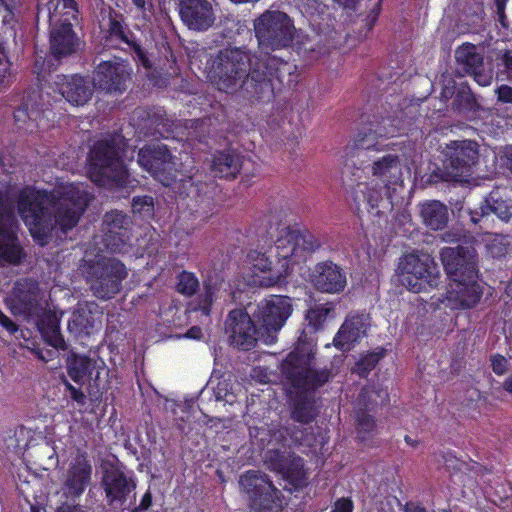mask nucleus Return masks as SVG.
<instances>
[{"label": "nucleus", "mask_w": 512, "mask_h": 512, "mask_svg": "<svg viewBox=\"0 0 512 512\" xmlns=\"http://www.w3.org/2000/svg\"><path fill=\"white\" fill-rule=\"evenodd\" d=\"M440 258L451 282L442 301L451 309H467L476 306L483 296L478 282L477 253L473 246L444 247Z\"/></svg>", "instance_id": "nucleus-5"}, {"label": "nucleus", "mask_w": 512, "mask_h": 512, "mask_svg": "<svg viewBox=\"0 0 512 512\" xmlns=\"http://www.w3.org/2000/svg\"><path fill=\"white\" fill-rule=\"evenodd\" d=\"M294 454L278 448L268 449L265 453V463L274 472L280 473L285 469L287 463Z\"/></svg>", "instance_id": "nucleus-44"}, {"label": "nucleus", "mask_w": 512, "mask_h": 512, "mask_svg": "<svg viewBox=\"0 0 512 512\" xmlns=\"http://www.w3.org/2000/svg\"><path fill=\"white\" fill-rule=\"evenodd\" d=\"M97 360L73 351L66 358V370L76 384H85L96 369Z\"/></svg>", "instance_id": "nucleus-32"}, {"label": "nucleus", "mask_w": 512, "mask_h": 512, "mask_svg": "<svg viewBox=\"0 0 512 512\" xmlns=\"http://www.w3.org/2000/svg\"><path fill=\"white\" fill-rule=\"evenodd\" d=\"M244 156L237 149L228 147L211 154L210 171L214 178L235 179L243 166Z\"/></svg>", "instance_id": "nucleus-29"}, {"label": "nucleus", "mask_w": 512, "mask_h": 512, "mask_svg": "<svg viewBox=\"0 0 512 512\" xmlns=\"http://www.w3.org/2000/svg\"><path fill=\"white\" fill-rule=\"evenodd\" d=\"M0 327L6 330L10 334H15L19 330V326L11 320L6 314L0 309Z\"/></svg>", "instance_id": "nucleus-57"}, {"label": "nucleus", "mask_w": 512, "mask_h": 512, "mask_svg": "<svg viewBox=\"0 0 512 512\" xmlns=\"http://www.w3.org/2000/svg\"><path fill=\"white\" fill-rule=\"evenodd\" d=\"M179 15L182 22L194 31H206L215 21L211 3L208 0H179Z\"/></svg>", "instance_id": "nucleus-27"}, {"label": "nucleus", "mask_w": 512, "mask_h": 512, "mask_svg": "<svg viewBox=\"0 0 512 512\" xmlns=\"http://www.w3.org/2000/svg\"><path fill=\"white\" fill-rule=\"evenodd\" d=\"M90 200L82 183H61L51 190L25 186L18 192L16 208L33 240L45 246L55 226L67 233L78 224Z\"/></svg>", "instance_id": "nucleus-3"}, {"label": "nucleus", "mask_w": 512, "mask_h": 512, "mask_svg": "<svg viewBox=\"0 0 512 512\" xmlns=\"http://www.w3.org/2000/svg\"><path fill=\"white\" fill-rule=\"evenodd\" d=\"M297 231L299 236V256L301 262L306 259L307 255L320 250L323 246V242L308 229H297Z\"/></svg>", "instance_id": "nucleus-42"}, {"label": "nucleus", "mask_w": 512, "mask_h": 512, "mask_svg": "<svg viewBox=\"0 0 512 512\" xmlns=\"http://www.w3.org/2000/svg\"><path fill=\"white\" fill-rule=\"evenodd\" d=\"M419 214L425 226L433 231L442 230L448 222V209L438 200L420 203Z\"/></svg>", "instance_id": "nucleus-33"}, {"label": "nucleus", "mask_w": 512, "mask_h": 512, "mask_svg": "<svg viewBox=\"0 0 512 512\" xmlns=\"http://www.w3.org/2000/svg\"><path fill=\"white\" fill-rule=\"evenodd\" d=\"M354 504L350 498H339L335 501L332 512H353Z\"/></svg>", "instance_id": "nucleus-56"}, {"label": "nucleus", "mask_w": 512, "mask_h": 512, "mask_svg": "<svg viewBox=\"0 0 512 512\" xmlns=\"http://www.w3.org/2000/svg\"><path fill=\"white\" fill-rule=\"evenodd\" d=\"M441 181H454V179L452 178H449L446 173H445V168L443 167L442 170L440 169H437L435 171H433L428 179H427V183L429 184H438L439 182Z\"/></svg>", "instance_id": "nucleus-60"}, {"label": "nucleus", "mask_w": 512, "mask_h": 512, "mask_svg": "<svg viewBox=\"0 0 512 512\" xmlns=\"http://www.w3.org/2000/svg\"><path fill=\"white\" fill-rule=\"evenodd\" d=\"M54 83L63 98L75 106L85 105L93 95V83L79 74L57 75Z\"/></svg>", "instance_id": "nucleus-28"}, {"label": "nucleus", "mask_w": 512, "mask_h": 512, "mask_svg": "<svg viewBox=\"0 0 512 512\" xmlns=\"http://www.w3.org/2000/svg\"><path fill=\"white\" fill-rule=\"evenodd\" d=\"M506 2L507 0H494L498 21L505 28L508 27L507 17L505 15Z\"/></svg>", "instance_id": "nucleus-59"}, {"label": "nucleus", "mask_w": 512, "mask_h": 512, "mask_svg": "<svg viewBox=\"0 0 512 512\" xmlns=\"http://www.w3.org/2000/svg\"><path fill=\"white\" fill-rule=\"evenodd\" d=\"M87 283L99 299H111L122 289V282L128 276L123 262L116 258L102 257L91 261L87 267Z\"/></svg>", "instance_id": "nucleus-11"}, {"label": "nucleus", "mask_w": 512, "mask_h": 512, "mask_svg": "<svg viewBox=\"0 0 512 512\" xmlns=\"http://www.w3.org/2000/svg\"><path fill=\"white\" fill-rule=\"evenodd\" d=\"M152 506V493L150 490H147L144 495L142 496V499L139 503V505L135 506L131 512H145Z\"/></svg>", "instance_id": "nucleus-58"}, {"label": "nucleus", "mask_w": 512, "mask_h": 512, "mask_svg": "<svg viewBox=\"0 0 512 512\" xmlns=\"http://www.w3.org/2000/svg\"><path fill=\"white\" fill-rule=\"evenodd\" d=\"M199 288L200 282L195 273L182 270L176 276L175 290L179 294L185 297H192L199 291Z\"/></svg>", "instance_id": "nucleus-41"}, {"label": "nucleus", "mask_w": 512, "mask_h": 512, "mask_svg": "<svg viewBox=\"0 0 512 512\" xmlns=\"http://www.w3.org/2000/svg\"><path fill=\"white\" fill-rule=\"evenodd\" d=\"M132 69L127 61H101L94 70L93 86L109 94H122L131 80Z\"/></svg>", "instance_id": "nucleus-19"}, {"label": "nucleus", "mask_w": 512, "mask_h": 512, "mask_svg": "<svg viewBox=\"0 0 512 512\" xmlns=\"http://www.w3.org/2000/svg\"><path fill=\"white\" fill-rule=\"evenodd\" d=\"M382 9V0H378L372 7L370 13L364 19L367 32L371 31L376 24Z\"/></svg>", "instance_id": "nucleus-52"}, {"label": "nucleus", "mask_w": 512, "mask_h": 512, "mask_svg": "<svg viewBox=\"0 0 512 512\" xmlns=\"http://www.w3.org/2000/svg\"><path fill=\"white\" fill-rule=\"evenodd\" d=\"M102 40L107 48L123 49V44L127 45L134 53L135 60L146 69L152 68L146 51L136 40L135 34L129 29L125 23L121 13L110 10L107 22L102 26Z\"/></svg>", "instance_id": "nucleus-15"}, {"label": "nucleus", "mask_w": 512, "mask_h": 512, "mask_svg": "<svg viewBox=\"0 0 512 512\" xmlns=\"http://www.w3.org/2000/svg\"><path fill=\"white\" fill-rule=\"evenodd\" d=\"M135 113L139 118L147 120L145 127H154L155 132H158L159 126H165L166 114L163 110L139 109Z\"/></svg>", "instance_id": "nucleus-46"}, {"label": "nucleus", "mask_w": 512, "mask_h": 512, "mask_svg": "<svg viewBox=\"0 0 512 512\" xmlns=\"http://www.w3.org/2000/svg\"><path fill=\"white\" fill-rule=\"evenodd\" d=\"M502 164L512 174V145L505 148Z\"/></svg>", "instance_id": "nucleus-61"}, {"label": "nucleus", "mask_w": 512, "mask_h": 512, "mask_svg": "<svg viewBox=\"0 0 512 512\" xmlns=\"http://www.w3.org/2000/svg\"><path fill=\"white\" fill-rule=\"evenodd\" d=\"M247 262L250 265L251 274L249 283L258 287H273L281 282L282 273L272 267V261L268 251L251 250L247 255Z\"/></svg>", "instance_id": "nucleus-25"}, {"label": "nucleus", "mask_w": 512, "mask_h": 512, "mask_svg": "<svg viewBox=\"0 0 512 512\" xmlns=\"http://www.w3.org/2000/svg\"><path fill=\"white\" fill-rule=\"evenodd\" d=\"M310 276L313 286L322 293L339 294L347 285L346 273L330 260L317 263Z\"/></svg>", "instance_id": "nucleus-26"}, {"label": "nucleus", "mask_w": 512, "mask_h": 512, "mask_svg": "<svg viewBox=\"0 0 512 512\" xmlns=\"http://www.w3.org/2000/svg\"><path fill=\"white\" fill-rule=\"evenodd\" d=\"M297 66L267 52L251 55L244 47L218 51L212 59L209 77L217 89L226 93L245 87L251 98L269 101L279 86L297 83Z\"/></svg>", "instance_id": "nucleus-2"}, {"label": "nucleus", "mask_w": 512, "mask_h": 512, "mask_svg": "<svg viewBox=\"0 0 512 512\" xmlns=\"http://www.w3.org/2000/svg\"><path fill=\"white\" fill-rule=\"evenodd\" d=\"M92 465L86 455H78L71 463L64 488L71 498L80 497L91 482Z\"/></svg>", "instance_id": "nucleus-30"}, {"label": "nucleus", "mask_w": 512, "mask_h": 512, "mask_svg": "<svg viewBox=\"0 0 512 512\" xmlns=\"http://www.w3.org/2000/svg\"><path fill=\"white\" fill-rule=\"evenodd\" d=\"M318 415L315 400L308 393H298L293 400L291 418L301 425L312 423Z\"/></svg>", "instance_id": "nucleus-35"}, {"label": "nucleus", "mask_w": 512, "mask_h": 512, "mask_svg": "<svg viewBox=\"0 0 512 512\" xmlns=\"http://www.w3.org/2000/svg\"><path fill=\"white\" fill-rule=\"evenodd\" d=\"M403 286L413 293H420L438 285L440 273L437 264L428 254L409 253L399 264Z\"/></svg>", "instance_id": "nucleus-13"}, {"label": "nucleus", "mask_w": 512, "mask_h": 512, "mask_svg": "<svg viewBox=\"0 0 512 512\" xmlns=\"http://www.w3.org/2000/svg\"><path fill=\"white\" fill-rule=\"evenodd\" d=\"M192 184L195 186L197 197L201 199V202L207 200V202L210 203V201H213L217 193L220 191L218 184L210 177H208V180L205 182L193 180Z\"/></svg>", "instance_id": "nucleus-45"}, {"label": "nucleus", "mask_w": 512, "mask_h": 512, "mask_svg": "<svg viewBox=\"0 0 512 512\" xmlns=\"http://www.w3.org/2000/svg\"><path fill=\"white\" fill-rule=\"evenodd\" d=\"M262 223H265L266 227V231L262 235V239L265 246L269 248V251L271 252L274 249L275 256L278 259L289 261L291 264H299L300 249L297 229L290 226L284 227L279 231L277 239L274 240L271 232L273 230L272 221L265 217V219L262 220Z\"/></svg>", "instance_id": "nucleus-21"}, {"label": "nucleus", "mask_w": 512, "mask_h": 512, "mask_svg": "<svg viewBox=\"0 0 512 512\" xmlns=\"http://www.w3.org/2000/svg\"><path fill=\"white\" fill-rule=\"evenodd\" d=\"M313 358L312 343L307 340L306 331L302 330L295 348L283 359L280 366L285 378L294 388L302 390L301 393L315 391L333 377L331 369L311 368Z\"/></svg>", "instance_id": "nucleus-7"}, {"label": "nucleus", "mask_w": 512, "mask_h": 512, "mask_svg": "<svg viewBox=\"0 0 512 512\" xmlns=\"http://www.w3.org/2000/svg\"><path fill=\"white\" fill-rule=\"evenodd\" d=\"M66 391L69 393V397L75 401L78 405L84 406L86 404V396L81 388H76L69 382L65 383Z\"/></svg>", "instance_id": "nucleus-54"}, {"label": "nucleus", "mask_w": 512, "mask_h": 512, "mask_svg": "<svg viewBox=\"0 0 512 512\" xmlns=\"http://www.w3.org/2000/svg\"><path fill=\"white\" fill-rule=\"evenodd\" d=\"M138 164L164 186H170L176 180L174 156L164 144L143 146L138 152Z\"/></svg>", "instance_id": "nucleus-16"}, {"label": "nucleus", "mask_w": 512, "mask_h": 512, "mask_svg": "<svg viewBox=\"0 0 512 512\" xmlns=\"http://www.w3.org/2000/svg\"><path fill=\"white\" fill-rule=\"evenodd\" d=\"M11 76L10 61L0 56V91L11 83Z\"/></svg>", "instance_id": "nucleus-50"}, {"label": "nucleus", "mask_w": 512, "mask_h": 512, "mask_svg": "<svg viewBox=\"0 0 512 512\" xmlns=\"http://www.w3.org/2000/svg\"><path fill=\"white\" fill-rule=\"evenodd\" d=\"M498 66L501 67V73L506 75V78L512 80V51L506 50L501 57L498 58Z\"/></svg>", "instance_id": "nucleus-51"}, {"label": "nucleus", "mask_w": 512, "mask_h": 512, "mask_svg": "<svg viewBox=\"0 0 512 512\" xmlns=\"http://www.w3.org/2000/svg\"><path fill=\"white\" fill-rule=\"evenodd\" d=\"M94 327L91 311L81 308L73 312L68 321V330L75 337L88 336Z\"/></svg>", "instance_id": "nucleus-39"}, {"label": "nucleus", "mask_w": 512, "mask_h": 512, "mask_svg": "<svg viewBox=\"0 0 512 512\" xmlns=\"http://www.w3.org/2000/svg\"><path fill=\"white\" fill-rule=\"evenodd\" d=\"M18 224L12 212L10 188L0 189V264L18 265L25 257L17 235Z\"/></svg>", "instance_id": "nucleus-14"}, {"label": "nucleus", "mask_w": 512, "mask_h": 512, "mask_svg": "<svg viewBox=\"0 0 512 512\" xmlns=\"http://www.w3.org/2000/svg\"><path fill=\"white\" fill-rule=\"evenodd\" d=\"M367 313H349L333 338V345L342 352L351 351L364 337L367 336L371 325Z\"/></svg>", "instance_id": "nucleus-23"}, {"label": "nucleus", "mask_w": 512, "mask_h": 512, "mask_svg": "<svg viewBox=\"0 0 512 512\" xmlns=\"http://www.w3.org/2000/svg\"><path fill=\"white\" fill-rule=\"evenodd\" d=\"M335 305L332 302L323 304H315L310 307L305 314V320L308 323V328L312 332H317L323 328V324L328 318L334 317Z\"/></svg>", "instance_id": "nucleus-37"}, {"label": "nucleus", "mask_w": 512, "mask_h": 512, "mask_svg": "<svg viewBox=\"0 0 512 512\" xmlns=\"http://www.w3.org/2000/svg\"><path fill=\"white\" fill-rule=\"evenodd\" d=\"M41 299L39 283L32 278H20L14 282L5 304L14 316L31 319L42 313Z\"/></svg>", "instance_id": "nucleus-17"}, {"label": "nucleus", "mask_w": 512, "mask_h": 512, "mask_svg": "<svg viewBox=\"0 0 512 512\" xmlns=\"http://www.w3.org/2000/svg\"><path fill=\"white\" fill-rule=\"evenodd\" d=\"M292 312V299L283 295H269L262 299L252 316L245 310L234 309L226 321L231 342L241 350H250L259 340L273 343Z\"/></svg>", "instance_id": "nucleus-4"}, {"label": "nucleus", "mask_w": 512, "mask_h": 512, "mask_svg": "<svg viewBox=\"0 0 512 512\" xmlns=\"http://www.w3.org/2000/svg\"><path fill=\"white\" fill-rule=\"evenodd\" d=\"M37 327L44 341L58 350H67L68 345L60 331L59 320L54 313H44L37 321Z\"/></svg>", "instance_id": "nucleus-34"}, {"label": "nucleus", "mask_w": 512, "mask_h": 512, "mask_svg": "<svg viewBox=\"0 0 512 512\" xmlns=\"http://www.w3.org/2000/svg\"><path fill=\"white\" fill-rule=\"evenodd\" d=\"M441 97L445 100L452 99V111L469 119L476 118L483 110L479 97L466 81L457 83L450 79L444 84Z\"/></svg>", "instance_id": "nucleus-20"}, {"label": "nucleus", "mask_w": 512, "mask_h": 512, "mask_svg": "<svg viewBox=\"0 0 512 512\" xmlns=\"http://www.w3.org/2000/svg\"><path fill=\"white\" fill-rule=\"evenodd\" d=\"M132 3L135 8L142 13H145L153 7L150 0H132Z\"/></svg>", "instance_id": "nucleus-63"}, {"label": "nucleus", "mask_w": 512, "mask_h": 512, "mask_svg": "<svg viewBox=\"0 0 512 512\" xmlns=\"http://www.w3.org/2000/svg\"><path fill=\"white\" fill-rule=\"evenodd\" d=\"M203 336L202 329L198 326H192L185 334V337L189 339L199 340Z\"/></svg>", "instance_id": "nucleus-64"}, {"label": "nucleus", "mask_w": 512, "mask_h": 512, "mask_svg": "<svg viewBox=\"0 0 512 512\" xmlns=\"http://www.w3.org/2000/svg\"><path fill=\"white\" fill-rule=\"evenodd\" d=\"M132 211L144 218H149L154 214V199L152 196H136L132 200Z\"/></svg>", "instance_id": "nucleus-47"}, {"label": "nucleus", "mask_w": 512, "mask_h": 512, "mask_svg": "<svg viewBox=\"0 0 512 512\" xmlns=\"http://www.w3.org/2000/svg\"><path fill=\"white\" fill-rule=\"evenodd\" d=\"M125 142L117 133L95 140L86 157V174L95 185L109 189L126 188L129 172L124 163Z\"/></svg>", "instance_id": "nucleus-6"}, {"label": "nucleus", "mask_w": 512, "mask_h": 512, "mask_svg": "<svg viewBox=\"0 0 512 512\" xmlns=\"http://www.w3.org/2000/svg\"><path fill=\"white\" fill-rule=\"evenodd\" d=\"M295 26L290 16L277 10H266L254 20L259 52L275 51L292 45Z\"/></svg>", "instance_id": "nucleus-9"}, {"label": "nucleus", "mask_w": 512, "mask_h": 512, "mask_svg": "<svg viewBox=\"0 0 512 512\" xmlns=\"http://www.w3.org/2000/svg\"><path fill=\"white\" fill-rule=\"evenodd\" d=\"M497 100L504 104H512V87L506 84L496 88Z\"/></svg>", "instance_id": "nucleus-55"}, {"label": "nucleus", "mask_w": 512, "mask_h": 512, "mask_svg": "<svg viewBox=\"0 0 512 512\" xmlns=\"http://www.w3.org/2000/svg\"><path fill=\"white\" fill-rule=\"evenodd\" d=\"M61 6L59 19L53 21L50 18L49 26V51L57 61L77 54L85 46L75 30L79 25L77 0H61Z\"/></svg>", "instance_id": "nucleus-8"}, {"label": "nucleus", "mask_w": 512, "mask_h": 512, "mask_svg": "<svg viewBox=\"0 0 512 512\" xmlns=\"http://www.w3.org/2000/svg\"><path fill=\"white\" fill-rule=\"evenodd\" d=\"M239 485L254 512H282L284 495L267 474L248 470L240 476Z\"/></svg>", "instance_id": "nucleus-10"}, {"label": "nucleus", "mask_w": 512, "mask_h": 512, "mask_svg": "<svg viewBox=\"0 0 512 512\" xmlns=\"http://www.w3.org/2000/svg\"><path fill=\"white\" fill-rule=\"evenodd\" d=\"M404 122L397 116L378 117L374 120L362 121L352 142L344 149L342 156L341 181L351 197L355 211L359 217L364 213L373 217H381L393 210V201L389 184H396L401 175L400 162L397 155L388 154L374 161L372 174L381 178L384 183L363 182L365 169L369 166L368 151L379 150L378 139L400 136L404 133Z\"/></svg>", "instance_id": "nucleus-1"}, {"label": "nucleus", "mask_w": 512, "mask_h": 512, "mask_svg": "<svg viewBox=\"0 0 512 512\" xmlns=\"http://www.w3.org/2000/svg\"><path fill=\"white\" fill-rule=\"evenodd\" d=\"M458 69L463 75L473 77L480 86L486 87L492 83V73L485 70L484 57L477 51L476 45L464 43L455 50Z\"/></svg>", "instance_id": "nucleus-24"}, {"label": "nucleus", "mask_w": 512, "mask_h": 512, "mask_svg": "<svg viewBox=\"0 0 512 512\" xmlns=\"http://www.w3.org/2000/svg\"><path fill=\"white\" fill-rule=\"evenodd\" d=\"M271 441L284 448L300 445L313 447L317 444V437L309 428L292 424L275 430L271 435Z\"/></svg>", "instance_id": "nucleus-31"}, {"label": "nucleus", "mask_w": 512, "mask_h": 512, "mask_svg": "<svg viewBox=\"0 0 512 512\" xmlns=\"http://www.w3.org/2000/svg\"><path fill=\"white\" fill-rule=\"evenodd\" d=\"M486 209L497 215L502 220L512 217V203L507 196V189L496 187L485 198Z\"/></svg>", "instance_id": "nucleus-36"}, {"label": "nucleus", "mask_w": 512, "mask_h": 512, "mask_svg": "<svg viewBox=\"0 0 512 512\" xmlns=\"http://www.w3.org/2000/svg\"><path fill=\"white\" fill-rule=\"evenodd\" d=\"M108 369L105 366V363L101 361V365L96 364V369L94 370L91 378L88 379L89 382V393H99L102 394L104 390H107L106 381L101 378L102 374L108 375Z\"/></svg>", "instance_id": "nucleus-48"}, {"label": "nucleus", "mask_w": 512, "mask_h": 512, "mask_svg": "<svg viewBox=\"0 0 512 512\" xmlns=\"http://www.w3.org/2000/svg\"><path fill=\"white\" fill-rule=\"evenodd\" d=\"M101 486L109 505L122 506L131 492L136 489L133 474H127L123 467L110 466L102 472Z\"/></svg>", "instance_id": "nucleus-22"}, {"label": "nucleus", "mask_w": 512, "mask_h": 512, "mask_svg": "<svg viewBox=\"0 0 512 512\" xmlns=\"http://www.w3.org/2000/svg\"><path fill=\"white\" fill-rule=\"evenodd\" d=\"M132 218L118 210L106 212L103 217L102 242L110 253H125L131 247Z\"/></svg>", "instance_id": "nucleus-18"}, {"label": "nucleus", "mask_w": 512, "mask_h": 512, "mask_svg": "<svg viewBox=\"0 0 512 512\" xmlns=\"http://www.w3.org/2000/svg\"><path fill=\"white\" fill-rule=\"evenodd\" d=\"M215 289L211 284H205L204 290L194 302L189 303V309L193 312H201L209 316L214 302Z\"/></svg>", "instance_id": "nucleus-43"}, {"label": "nucleus", "mask_w": 512, "mask_h": 512, "mask_svg": "<svg viewBox=\"0 0 512 512\" xmlns=\"http://www.w3.org/2000/svg\"><path fill=\"white\" fill-rule=\"evenodd\" d=\"M507 365L508 361L504 356L495 354L491 357L492 370L496 375L505 374L508 370Z\"/></svg>", "instance_id": "nucleus-53"}, {"label": "nucleus", "mask_w": 512, "mask_h": 512, "mask_svg": "<svg viewBox=\"0 0 512 512\" xmlns=\"http://www.w3.org/2000/svg\"><path fill=\"white\" fill-rule=\"evenodd\" d=\"M440 160L454 182H469L479 160V147L472 140H451L441 146Z\"/></svg>", "instance_id": "nucleus-12"}, {"label": "nucleus", "mask_w": 512, "mask_h": 512, "mask_svg": "<svg viewBox=\"0 0 512 512\" xmlns=\"http://www.w3.org/2000/svg\"><path fill=\"white\" fill-rule=\"evenodd\" d=\"M376 423L373 416L361 412L357 414V429L359 432L369 433L373 431Z\"/></svg>", "instance_id": "nucleus-49"}, {"label": "nucleus", "mask_w": 512, "mask_h": 512, "mask_svg": "<svg viewBox=\"0 0 512 512\" xmlns=\"http://www.w3.org/2000/svg\"><path fill=\"white\" fill-rule=\"evenodd\" d=\"M280 474L297 489L307 485L308 478L304 469V460L300 456L294 454Z\"/></svg>", "instance_id": "nucleus-40"}, {"label": "nucleus", "mask_w": 512, "mask_h": 512, "mask_svg": "<svg viewBox=\"0 0 512 512\" xmlns=\"http://www.w3.org/2000/svg\"><path fill=\"white\" fill-rule=\"evenodd\" d=\"M33 111L29 113L28 111V105L23 104L21 107H19L16 112L14 113V118L16 122L21 121L22 117L27 116L29 119H33Z\"/></svg>", "instance_id": "nucleus-62"}, {"label": "nucleus", "mask_w": 512, "mask_h": 512, "mask_svg": "<svg viewBox=\"0 0 512 512\" xmlns=\"http://www.w3.org/2000/svg\"><path fill=\"white\" fill-rule=\"evenodd\" d=\"M387 350L384 347H377L373 351L362 353L352 368V373L361 378H366L378 363L386 356Z\"/></svg>", "instance_id": "nucleus-38"}]
</instances>
